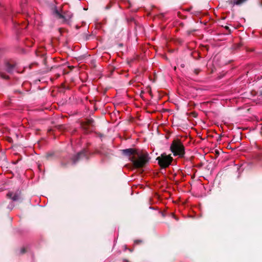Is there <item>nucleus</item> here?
<instances>
[{"instance_id":"nucleus-1","label":"nucleus","mask_w":262,"mask_h":262,"mask_svg":"<svg viewBox=\"0 0 262 262\" xmlns=\"http://www.w3.org/2000/svg\"><path fill=\"white\" fill-rule=\"evenodd\" d=\"M130 160L135 167L141 168L148 162L149 158L147 153H142L139 151L136 156L130 158Z\"/></svg>"},{"instance_id":"nucleus-7","label":"nucleus","mask_w":262,"mask_h":262,"mask_svg":"<svg viewBox=\"0 0 262 262\" xmlns=\"http://www.w3.org/2000/svg\"><path fill=\"white\" fill-rule=\"evenodd\" d=\"M139 151L133 148H128L124 149L122 150V153L126 155L127 156H132L134 157L135 156H136V154L138 153Z\"/></svg>"},{"instance_id":"nucleus-2","label":"nucleus","mask_w":262,"mask_h":262,"mask_svg":"<svg viewBox=\"0 0 262 262\" xmlns=\"http://www.w3.org/2000/svg\"><path fill=\"white\" fill-rule=\"evenodd\" d=\"M53 15L58 19H61L62 23L70 24L73 16V13L69 11H66L64 12H60L58 10L56 7L53 9Z\"/></svg>"},{"instance_id":"nucleus-11","label":"nucleus","mask_w":262,"mask_h":262,"mask_svg":"<svg viewBox=\"0 0 262 262\" xmlns=\"http://www.w3.org/2000/svg\"><path fill=\"white\" fill-rule=\"evenodd\" d=\"M226 28L227 29H228V27H226Z\"/></svg>"},{"instance_id":"nucleus-3","label":"nucleus","mask_w":262,"mask_h":262,"mask_svg":"<svg viewBox=\"0 0 262 262\" xmlns=\"http://www.w3.org/2000/svg\"><path fill=\"white\" fill-rule=\"evenodd\" d=\"M170 150L174 156L182 157L185 154L184 147L180 141L178 140L173 141L170 146Z\"/></svg>"},{"instance_id":"nucleus-6","label":"nucleus","mask_w":262,"mask_h":262,"mask_svg":"<svg viewBox=\"0 0 262 262\" xmlns=\"http://www.w3.org/2000/svg\"><path fill=\"white\" fill-rule=\"evenodd\" d=\"M7 196L14 201H17L20 199V191L17 190L15 192H9L7 194Z\"/></svg>"},{"instance_id":"nucleus-5","label":"nucleus","mask_w":262,"mask_h":262,"mask_svg":"<svg viewBox=\"0 0 262 262\" xmlns=\"http://www.w3.org/2000/svg\"><path fill=\"white\" fill-rule=\"evenodd\" d=\"M14 68L13 64H11L8 62H6L3 66L0 67V76L3 79L8 78L7 75L4 74V71H6L8 73H11Z\"/></svg>"},{"instance_id":"nucleus-8","label":"nucleus","mask_w":262,"mask_h":262,"mask_svg":"<svg viewBox=\"0 0 262 262\" xmlns=\"http://www.w3.org/2000/svg\"><path fill=\"white\" fill-rule=\"evenodd\" d=\"M247 0H229L228 3L232 6L235 5H241Z\"/></svg>"},{"instance_id":"nucleus-9","label":"nucleus","mask_w":262,"mask_h":262,"mask_svg":"<svg viewBox=\"0 0 262 262\" xmlns=\"http://www.w3.org/2000/svg\"><path fill=\"white\" fill-rule=\"evenodd\" d=\"M84 152L83 151L79 152L76 156V160L73 159L74 163H75L81 156H84Z\"/></svg>"},{"instance_id":"nucleus-10","label":"nucleus","mask_w":262,"mask_h":262,"mask_svg":"<svg viewBox=\"0 0 262 262\" xmlns=\"http://www.w3.org/2000/svg\"><path fill=\"white\" fill-rule=\"evenodd\" d=\"M135 242L137 243L140 242V241H136Z\"/></svg>"},{"instance_id":"nucleus-4","label":"nucleus","mask_w":262,"mask_h":262,"mask_svg":"<svg viewBox=\"0 0 262 262\" xmlns=\"http://www.w3.org/2000/svg\"><path fill=\"white\" fill-rule=\"evenodd\" d=\"M157 160H158L160 166L165 168L168 167L170 164L172 158L170 155L163 154L157 158Z\"/></svg>"}]
</instances>
